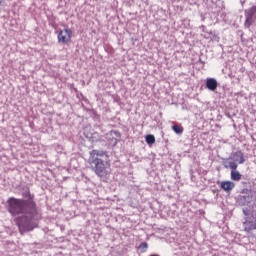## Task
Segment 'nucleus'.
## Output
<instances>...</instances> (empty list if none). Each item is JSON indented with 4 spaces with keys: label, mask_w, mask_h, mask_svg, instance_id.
I'll list each match as a JSON object with an SVG mask.
<instances>
[{
    "label": "nucleus",
    "mask_w": 256,
    "mask_h": 256,
    "mask_svg": "<svg viewBox=\"0 0 256 256\" xmlns=\"http://www.w3.org/2000/svg\"><path fill=\"white\" fill-rule=\"evenodd\" d=\"M220 188L226 193H231V191L235 189V184L233 181H223L220 184Z\"/></svg>",
    "instance_id": "6"
},
{
    "label": "nucleus",
    "mask_w": 256,
    "mask_h": 256,
    "mask_svg": "<svg viewBox=\"0 0 256 256\" xmlns=\"http://www.w3.org/2000/svg\"><path fill=\"white\" fill-rule=\"evenodd\" d=\"M107 154L101 150H93L91 152L90 161L94 165V171L98 177H107L111 174V165L103 159H106Z\"/></svg>",
    "instance_id": "2"
},
{
    "label": "nucleus",
    "mask_w": 256,
    "mask_h": 256,
    "mask_svg": "<svg viewBox=\"0 0 256 256\" xmlns=\"http://www.w3.org/2000/svg\"><path fill=\"white\" fill-rule=\"evenodd\" d=\"M243 213L246 217H249V215L251 214V212H249V209L247 208H243Z\"/></svg>",
    "instance_id": "13"
},
{
    "label": "nucleus",
    "mask_w": 256,
    "mask_h": 256,
    "mask_svg": "<svg viewBox=\"0 0 256 256\" xmlns=\"http://www.w3.org/2000/svg\"><path fill=\"white\" fill-rule=\"evenodd\" d=\"M140 247L142 249H147V243L143 242L142 244H140Z\"/></svg>",
    "instance_id": "14"
},
{
    "label": "nucleus",
    "mask_w": 256,
    "mask_h": 256,
    "mask_svg": "<svg viewBox=\"0 0 256 256\" xmlns=\"http://www.w3.org/2000/svg\"><path fill=\"white\" fill-rule=\"evenodd\" d=\"M8 211L16 218V224L19 227L20 233L25 231H33L37 228L41 215L37 213L35 206L28 205L25 200L10 198L8 201Z\"/></svg>",
    "instance_id": "1"
},
{
    "label": "nucleus",
    "mask_w": 256,
    "mask_h": 256,
    "mask_svg": "<svg viewBox=\"0 0 256 256\" xmlns=\"http://www.w3.org/2000/svg\"><path fill=\"white\" fill-rule=\"evenodd\" d=\"M219 83H217V80L215 78H208L206 80V87L209 91H217Z\"/></svg>",
    "instance_id": "7"
},
{
    "label": "nucleus",
    "mask_w": 256,
    "mask_h": 256,
    "mask_svg": "<svg viewBox=\"0 0 256 256\" xmlns=\"http://www.w3.org/2000/svg\"><path fill=\"white\" fill-rule=\"evenodd\" d=\"M172 129L177 133V135H181V133H183V128L179 125H173Z\"/></svg>",
    "instance_id": "10"
},
{
    "label": "nucleus",
    "mask_w": 256,
    "mask_h": 256,
    "mask_svg": "<svg viewBox=\"0 0 256 256\" xmlns=\"http://www.w3.org/2000/svg\"><path fill=\"white\" fill-rule=\"evenodd\" d=\"M240 201H245L246 203H251V197L250 196H242L240 198Z\"/></svg>",
    "instance_id": "12"
},
{
    "label": "nucleus",
    "mask_w": 256,
    "mask_h": 256,
    "mask_svg": "<svg viewBox=\"0 0 256 256\" xmlns=\"http://www.w3.org/2000/svg\"><path fill=\"white\" fill-rule=\"evenodd\" d=\"M224 167L226 169H231V171H236L237 170V162L235 160L234 161H230L228 163H225Z\"/></svg>",
    "instance_id": "9"
},
{
    "label": "nucleus",
    "mask_w": 256,
    "mask_h": 256,
    "mask_svg": "<svg viewBox=\"0 0 256 256\" xmlns=\"http://www.w3.org/2000/svg\"><path fill=\"white\" fill-rule=\"evenodd\" d=\"M241 177H243L241 175V173L237 170H232L231 171V180L232 181H241Z\"/></svg>",
    "instance_id": "8"
},
{
    "label": "nucleus",
    "mask_w": 256,
    "mask_h": 256,
    "mask_svg": "<svg viewBox=\"0 0 256 256\" xmlns=\"http://www.w3.org/2000/svg\"><path fill=\"white\" fill-rule=\"evenodd\" d=\"M146 143L148 145H153V143H155V136L153 135H147L146 136Z\"/></svg>",
    "instance_id": "11"
},
{
    "label": "nucleus",
    "mask_w": 256,
    "mask_h": 256,
    "mask_svg": "<svg viewBox=\"0 0 256 256\" xmlns=\"http://www.w3.org/2000/svg\"><path fill=\"white\" fill-rule=\"evenodd\" d=\"M232 159L239 165H243L245 163V155L241 151H236L232 154Z\"/></svg>",
    "instance_id": "5"
},
{
    "label": "nucleus",
    "mask_w": 256,
    "mask_h": 256,
    "mask_svg": "<svg viewBox=\"0 0 256 256\" xmlns=\"http://www.w3.org/2000/svg\"><path fill=\"white\" fill-rule=\"evenodd\" d=\"M71 37H73V31L65 28L58 33V43L65 45L71 41Z\"/></svg>",
    "instance_id": "3"
},
{
    "label": "nucleus",
    "mask_w": 256,
    "mask_h": 256,
    "mask_svg": "<svg viewBox=\"0 0 256 256\" xmlns=\"http://www.w3.org/2000/svg\"><path fill=\"white\" fill-rule=\"evenodd\" d=\"M253 14L252 12L245 10V23L244 26L246 27V29H249V27H251L253 25V23L255 22V19L253 18Z\"/></svg>",
    "instance_id": "4"
},
{
    "label": "nucleus",
    "mask_w": 256,
    "mask_h": 256,
    "mask_svg": "<svg viewBox=\"0 0 256 256\" xmlns=\"http://www.w3.org/2000/svg\"><path fill=\"white\" fill-rule=\"evenodd\" d=\"M214 39H216L217 41H219V37H218V36H214Z\"/></svg>",
    "instance_id": "15"
}]
</instances>
